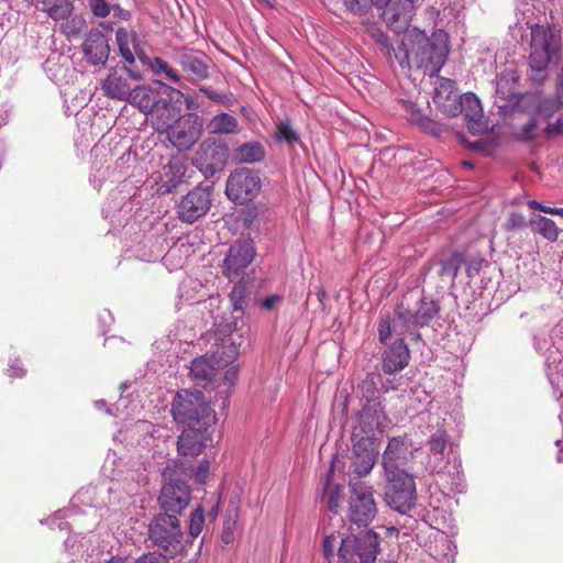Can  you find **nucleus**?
Listing matches in <instances>:
<instances>
[{
    "mask_svg": "<svg viewBox=\"0 0 563 563\" xmlns=\"http://www.w3.org/2000/svg\"><path fill=\"white\" fill-rule=\"evenodd\" d=\"M449 52V35L443 30H434L428 36L424 31L413 29L398 41L396 62L402 69H422L433 76L446 63Z\"/></svg>",
    "mask_w": 563,
    "mask_h": 563,
    "instance_id": "nucleus-1",
    "label": "nucleus"
},
{
    "mask_svg": "<svg viewBox=\"0 0 563 563\" xmlns=\"http://www.w3.org/2000/svg\"><path fill=\"white\" fill-rule=\"evenodd\" d=\"M412 295L404 297L394 309L395 319L389 311H380L377 322L378 341L386 344L395 333L405 335L411 328L428 325L440 312V302L431 297L419 295L412 301Z\"/></svg>",
    "mask_w": 563,
    "mask_h": 563,
    "instance_id": "nucleus-2",
    "label": "nucleus"
},
{
    "mask_svg": "<svg viewBox=\"0 0 563 563\" xmlns=\"http://www.w3.org/2000/svg\"><path fill=\"white\" fill-rule=\"evenodd\" d=\"M170 412L176 423L188 427H209L216 421L214 410L198 389L177 391Z\"/></svg>",
    "mask_w": 563,
    "mask_h": 563,
    "instance_id": "nucleus-3",
    "label": "nucleus"
},
{
    "mask_svg": "<svg viewBox=\"0 0 563 563\" xmlns=\"http://www.w3.org/2000/svg\"><path fill=\"white\" fill-rule=\"evenodd\" d=\"M179 93L169 85L161 80H154L148 85L136 86L130 97L129 103L136 107L144 114H151L159 121L170 111L173 93Z\"/></svg>",
    "mask_w": 563,
    "mask_h": 563,
    "instance_id": "nucleus-4",
    "label": "nucleus"
},
{
    "mask_svg": "<svg viewBox=\"0 0 563 563\" xmlns=\"http://www.w3.org/2000/svg\"><path fill=\"white\" fill-rule=\"evenodd\" d=\"M174 110H170L163 120L158 121L157 131L164 129L170 144L179 152L190 150L200 139L203 129V120L195 112H188L169 123L174 118Z\"/></svg>",
    "mask_w": 563,
    "mask_h": 563,
    "instance_id": "nucleus-5",
    "label": "nucleus"
},
{
    "mask_svg": "<svg viewBox=\"0 0 563 563\" xmlns=\"http://www.w3.org/2000/svg\"><path fill=\"white\" fill-rule=\"evenodd\" d=\"M380 541L373 529L344 536L338 549L339 563H374L380 553Z\"/></svg>",
    "mask_w": 563,
    "mask_h": 563,
    "instance_id": "nucleus-6",
    "label": "nucleus"
},
{
    "mask_svg": "<svg viewBox=\"0 0 563 563\" xmlns=\"http://www.w3.org/2000/svg\"><path fill=\"white\" fill-rule=\"evenodd\" d=\"M148 539L166 555H177L183 550L184 539L179 518L169 514H156L148 526Z\"/></svg>",
    "mask_w": 563,
    "mask_h": 563,
    "instance_id": "nucleus-7",
    "label": "nucleus"
},
{
    "mask_svg": "<svg viewBox=\"0 0 563 563\" xmlns=\"http://www.w3.org/2000/svg\"><path fill=\"white\" fill-rule=\"evenodd\" d=\"M562 49L561 36L551 27L536 24L531 27L529 65L533 71H544Z\"/></svg>",
    "mask_w": 563,
    "mask_h": 563,
    "instance_id": "nucleus-8",
    "label": "nucleus"
},
{
    "mask_svg": "<svg viewBox=\"0 0 563 563\" xmlns=\"http://www.w3.org/2000/svg\"><path fill=\"white\" fill-rule=\"evenodd\" d=\"M163 477L165 483L158 496L161 512L179 518L191 500V488L186 481L176 476V471L170 466L164 468Z\"/></svg>",
    "mask_w": 563,
    "mask_h": 563,
    "instance_id": "nucleus-9",
    "label": "nucleus"
},
{
    "mask_svg": "<svg viewBox=\"0 0 563 563\" xmlns=\"http://www.w3.org/2000/svg\"><path fill=\"white\" fill-rule=\"evenodd\" d=\"M349 492V520L358 527H367L377 515L373 486L360 479H351Z\"/></svg>",
    "mask_w": 563,
    "mask_h": 563,
    "instance_id": "nucleus-10",
    "label": "nucleus"
},
{
    "mask_svg": "<svg viewBox=\"0 0 563 563\" xmlns=\"http://www.w3.org/2000/svg\"><path fill=\"white\" fill-rule=\"evenodd\" d=\"M385 500L387 505L399 514H407L416 505V484L413 477L407 472L385 473Z\"/></svg>",
    "mask_w": 563,
    "mask_h": 563,
    "instance_id": "nucleus-11",
    "label": "nucleus"
},
{
    "mask_svg": "<svg viewBox=\"0 0 563 563\" xmlns=\"http://www.w3.org/2000/svg\"><path fill=\"white\" fill-rule=\"evenodd\" d=\"M229 161V146L222 140L208 137L203 140L194 158V165L206 178L223 170Z\"/></svg>",
    "mask_w": 563,
    "mask_h": 563,
    "instance_id": "nucleus-12",
    "label": "nucleus"
},
{
    "mask_svg": "<svg viewBox=\"0 0 563 563\" xmlns=\"http://www.w3.org/2000/svg\"><path fill=\"white\" fill-rule=\"evenodd\" d=\"M261 189L262 179L260 175L251 168L243 167L230 174L225 192L232 201L245 203L252 201Z\"/></svg>",
    "mask_w": 563,
    "mask_h": 563,
    "instance_id": "nucleus-13",
    "label": "nucleus"
},
{
    "mask_svg": "<svg viewBox=\"0 0 563 563\" xmlns=\"http://www.w3.org/2000/svg\"><path fill=\"white\" fill-rule=\"evenodd\" d=\"M351 441L350 472L355 474L358 479L372 472L378 456V451L375 449V439L369 437H351Z\"/></svg>",
    "mask_w": 563,
    "mask_h": 563,
    "instance_id": "nucleus-14",
    "label": "nucleus"
},
{
    "mask_svg": "<svg viewBox=\"0 0 563 563\" xmlns=\"http://www.w3.org/2000/svg\"><path fill=\"white\" fill-rule=\"evenodd\" d=\"M211 206V192L206 187H196L183 197L177 206L178 218L186 223H194L203 217Z\"/></svg>",
    "mask_w": 563,
    "mask_h": 563,
    "instance_id": "nucleus-15",
    "label": "nucleus"
},
{
    "mask_svg": "<svg viewBox=\"0 0 563 563\" xmlns=\"http://www.w3.org/2000/svg\"><path fill=\"white\" fill-rule=\"evenodd\" d=\"M412 456V441L408 435L393 437L382 455V465L385 473L405 472L402 466Z\"/></svg>",
    "mask_w": 563,
    "mask_h": 563,
    "instance_id": "nucleus-16",
    "label": "nucleus"
},
{
    "mask_svg": "<svg viewBox=\"0 0 563 563\" xmlns=\"http://www.w3.org/2000/svg\"><path fill=\"white\" fill-rule=\"evenodd\" d=\"M451 113L452 115L463 113L466 126L472 134H483L488 131V122L484 120L482 103L473 92L462 95Z\"/></svg>",
    "mask_w": 563,
    "mask_h": 563,
    "instance_id": "nucleus-17",
    "label": "nucleus"
},
{
    "mask_svg": "<svg viewBox=\"0 0 563 563\" xmlns=\"http://www.w3.org/2000/svg\"><path fill=\"white\" fill-rule=\"evenodd\" d=\"M255 252L247 242L232 244L224 257L222 273L233 279L244 274L246 267L252 263Z\"/></svg>",
    "mask_w": 563,
    "mask_h": 563,
    "instance_id": "nucleus-18",
    "label": "nucleus"
},
{
    "mask_svg": "<svg viewBox=\"0 0 563 563\" xmlns=\"http://www.w3.org/2000/svg\"><path fill=\"white\" fill-rule=\"evenodd\" d=\"M418 0H386L382 16L395 33L405 31L411 21L415 3Z\"/></svg>",
    "mask_w": 563,
    "mask_h": 563,
    "instance_id": "nucleus-19",
    "label": "nucleus"
},
{
    "mask_svg": "<svg viewBox=\"0 0 563 563\" xmlns=\"http://www.w3.org/2000/svg\"><path fill=\"white\" fill-rule=\"evenodd\" d=\"M82 52L89 64L104 66L110 54V45L106 34L98 29L90 30L82 44Z\"/></svg>",
    "mask_w": 563,
    "mask_h": 563,
    "instance_id": "nucleus-20",
    "label": "nucleus"
},
{
    "mask_svg": "<svg viewBox=\"0 0 563 563\" xmlns=\"http://www.w3.org/2000/svg\"><path fill=\"white\" fill-rule=\"evenodd\" d=\"M398 336L383 353L382 367L384 373L389 375L402 371L410 361V351L404 335Z\"/></svg>",
    "mask_w": 563,
    "mask_h": 563,
    "instance_id": "nucleus-21",
    "label": "nucleus"
},
{
    "mask_svg": "<svg viewBox=\"0 0 563 563\" xmlns=\"http://www.w3.org/2000/svg\"><path fill=\"white\" fill-rule=\"evenodd\" d=\"M208 427H188L178 437L177 451L183 456H198L207 446Z\"/></svg>",
    "mask_w": 563,
    "mask_h": 563,
    "instance_id": "nucleus-22",
    "label": "nucleus"
},
{
    "mask_svg": "<svg viewBox=\"0 0 563 563\" xmlns=\"http://www.w3.org/2000/svg\"><path fill=\"white\" fill-rule=\"evenodd\" d=\"M404 107L408 113L409 123L417 125L423 133L433 137H440L444 132L448 131L445 124L422 114L417 103L412 101H406Z\"/></svg>",
    "mask_w": 563,
    "mask_h": 563,
    "instance_id": "nucleus-23",
    "label": "nucleus"
},
{
    "mask_svg": "<svg viewBox=\"0 0 563 563\" xmlns=\"http://www.w3.org/2000/svg\"><path fill=\"white\" fill-rule=\"evenodd\" d=\"M177 64L190 81H201L209 77V60L192 53H184L177 56Z\"/></svg>",
    "mask_w": 563,
    "mask_h": 563,
    "instance_id": "nucleus-24",
    "label": "nucleus"
},
{
    "mask_svg": "<svg viewBox=\"0 0 563 563\" xmlns=\"http://www.w3.org/2000/svg\"><path fill=\"white\" fill-rule=\"evenodd\" d=\"M101 89L106 97L113 100L128 101L133 92L130 84L115 69H111L101 82Z\"/></svg>",
    "mask_w": 563,
    "mask_h": 563,
    "instance_id": "nucleus-25",
    "label": "nucleus"
},
{
    "mask_svg": "<svg viewBox=\"0 0 563 563\" xmlns=\"http://www.w3.org/2000/svg\"><path fill=\"white\" fill-rule=\"evenodd\" d=\"M339 463V457L334 455L331 460V465L327 473L325 482L323 484V488L320 495V499L322 501H327L328 510L334 515H336L339 511L340 500L342 497V486L339 484H332V476Z\"/></svg>",
    "mask_w": 563,
    "mask_h": 563,
    "instance_id": "nucleus-26",
    "label": "nucleus"
},
{
    "mask_svg": "<svg viewBox=\"0 0 563 563\" xmlns=\"http://www.w3.org/2000/svg\"><path fill=\"white\" fill-rule=\"evenodd\" d=\"M115 41L120 55L128 64L132 65L135 62L134 53L130 45H132L135 54L139 57L140 55H144L141 51V41L135 31H129L125 27H119L115 32Z\"/></svg>",
    "mask_w": 563,
    "mask_h": 563,
    "instance_id": "nucleus-27",
    "label": "nucleus"
},
{
    "mask_svg": "<svg viewBox=\"0 0 563 563\" xmlns=\"http://www.w3.org/2000/svg\"><path fill=\"white\" fill-rule=\"evenodd\" d=\"M529 106L532 108V114L539 120L549 121L559 112L562 101L552 97H545L539 93L528 96Z\"/></svg>",
    "mask_w": 563,
    "mask_h": 563,
    "instance_id": "nucleus-28",
    "label": "nucleus"
},
{
    "mask_svg": "<svg viewBox=\"0 0 563 563\" xmlns=\"http://www.w3.org/2000/svg\"><path fill=\"white\" fill-rule=\"evenodd\" d=\"M233 155L239 163L254 164L264 161L266 151L261 142L251 141L238 146Z\"/></svg>",
    "mask_w": 563,
    "mask_h": 563,
    "instance_id": "nucleus-29",
    "label": "nucleus"
},
{
    "mask_svg": "<svg viewBox=\"0 0 563 563\" xmlns=\"http://www.w3.org/2000/svg\"><path fill=\"white\" fill-rule=\"evenodd\" d=\"M211 134H234L239 132L238 119L227 112L216 114L207 125Z\"/></svg>",
    "mask_w": 563,
    "mask_h": 563,
    "instance_id": "nucleus-30",
    "label": "nucleus"
},
{
    "mask_svg": "<svg viewBox=\"0 0 563 563\" xmlns=\"http://www.w3.org/2000/svg\"><path fill=\"white\" fill-rule=\"evenodd\" d=\"M382 384V375L377 372H368L358 383L357 390L363 401L382 399L378 385Z\"/></svg>",
    "mask_w": 563,
    "mask_h": 563,
    "instance_id": "nucleus-31",
    "label": "nucleus"
},
{
    "mask_svg": "<svg viewBox=\"0 0 563 563\" xmlns=\"http://www.w3.org/2000/svg\"><path fill=\"white\" fill-rule=\"evenodd\" d=\"M185 170L178 163H169L164 167V178L158 190L162 194H169L177 189L183 183Z\"/></svg>",
    "mask_w": 563,
    "mask_h": 563,
    "instance_id": "nucleus-32",
    "label": "nucleus"
},
{
    "mask_svg": "<svg viewBox=\"0 0 563 563\" xmlns=\"http://www.w3.org/2000/svg\"><path fill=\"white\" fill-rule=\"evenodd\" d=\"M531 231L550 242H555L561 232L552 219L540 214L531 218Z\"/></svg>",
    "mask_w": 563,
    "mask_h": 563,
    "instance_id": "nucleus-33",
    "label": "nucleus"
},
{
    "mask_svg": "<svg viewBox=\"0 0 563 563\" xmlns=\"http://www.w3.org/2000/svg\"><path fill=\"white\" fill-rule=\"evenodd\" d=\"M42 10L53 20H65L73 12V3L69 0H42Z\"/></svg>",
    "mask_w": 563,
    "mask_h": 563,
    "instance_id": "nucleus-34",
    "label": "nucleus"
},
{
    "mask_svg": "<svg viewBox=\"0 0 563 563\" xmlns=\"http://www.w3.org/2000/svg\"><path fill=\"white\" fill-rule=\"evenodd\" d=\"M190 374L199 383L211 382L216 375V367L207 356H200L191 362Z\"/></svg>",
    "mask_w": 563,
    "mask_h": 563,
    "instance_id": "nucleus-35",
    "label": "nucleus"
},
{
    "mask_svg": "<svg viewBox=\"0 0 563 563\" xmlns=\"http://www.w3.org/2000/svg\"><path fill=\"white\" fill-rule=\"evenodd\" d=\"M356 416L358 418V426L353 430L352 437H369L375 439V431L379 428L380 420L374 418L371 413H363L361 411H358Z\"/></svg>",
    "mask_w": 563,
    "mask_h": 563,
    "instance_id": "nucleus-36",
    "label": "nucleus"
},
{
    "mask_svg": "<svg viewBox=\"0 0 563 563\" xmlns=\"http://www.w3.org/2000/svg\"><path fill=\"white\" fill-rule=\"evenodd\" d=\"M140 59L142 60L143 64H148L151 70L156 74V75H162L164 74L165 77L174 82H179L180 80V77L178 75V73L172 68L167 62H165L163 58L161 57H154V58H150L148 56H146L145 54L144 55H140Z\"/></svg>",
    "mask_w": 563,
    "mask_h": 563,
    "instance_id": "nucleus-37",
    "label": "nucleus"
},
{
    "mask_svg": "<svg viewBox=\"0 0 563 563\" xmlns=\"http://www.w3.org/2000/svg\"><path fill=\"white\" fill-rule=\"evenodd\" d=\"M275 140L278 143H285L288 147H294L300 143V136L292 129L288 119L280 120L276 125Z\"/></svg>",
    "mask_w": 563,
    "mask_h": 563,
    "instance_id": "nucleus-38",
    "label": "nucleus"
},
{
    "mask_svg": "<svg viewBox=\"0 0 563 563\" xmlns=\"http://www.w3.org/2000/svg\"><path fill=\"white\" fill-rule=\"evenodd\" d=\"M463 262V255L459 252H453L446 260L440 261L441 268L439 275L454 280Z\"/></svg>",
    "mask_w": 563,
    "mask_h": 563,
    "instance_id": "nucleus-39",
    "label": "nucleus"
},
{
    "mask_svg": "<svg viewBox=\"0 0 563 563\" xmlns=\"http://www.w3.org/2000/svg\"><path fill=\"white\" fill-rule=\"evenodd\" d=\"M233 311L244 313L247 303L249 291L246 285L240 280L234 284L229 295Z\"/></svg>",
    "mask_w": 563,
    "mask_h": 563,
    "instance_id": "nucleus-40",
    "label": "nucleus"
},
{
    "mask_svg": "<svg viewBox=\"0 0 563 563\" xmlns=\"http://www.w3.org/2000/svg\"><path fill=\"white\" fill-rule=\"evenodd\" d=\"M427 443L430 454L443 455L449 443V434L444 429L439 428L429 435Z\"/></svg>",
    "mask_w": 563,
    "mask_h": 563,
    "instance_id": "nucleus-41",
    "label": "nucleus"
},
{
    "mask_svg": "<svg viewBox=\"0 0 563 563\" xmlns=\"http://www.w3.org/2000/svg\"><path fill=\"white\" fill-rule=\"evenodd\" d=\"M527 228L531 229V218L527 219L519 211H511L504 223V230L508 233L522 231Z\"/></svg>",
    "mask_w": 563,
    "mask_h": 563,
    "instance_id": "nucleus-42",
    "label": "nucleus"
},
{
    "mask_svg": "<svg viewBox=\"0 0 563 563\" xmlns=\"http://www.w3.org/2000/svg\"><path fill=\"white\" fill-rule=\"evenodd\" d=\"M540 134L538 119L532 114L531 118L516 133V139L520 142L534 141Z\"/></svg>",
    "mask_w": 563,
    "mask_h": 563,
    "instance_id": "nucleus-43",
    "label": "nucleus"
},
{
    "mask_svg": "<svg viewBox=\"0 0 563 563\" xmlns=\"http://www.w3.org/2000/svg\"><path fill=\"white\" fill-rule=\"evenodd\" d=\"M205 525V515L203 509L201 506H198L195 510L190 514V521H189V534L192 538L198 537L203 528Z\"/></svg>",
    "mask_w": 563,
    "mask_h": 563,
    "instance_id": "nucleus-44",
    "label": "nucleus"
},
{
    "mask_svg": "<svg viewBox=\"0 0 563 563\" xmlns=\"http://www.w3.org/2000/svg\"><path fill=\"white\" fill-rule=\"evenodd\" d=\"M199 92L203 93L207 98L216 103L223 106H231L232 103V93L230 92L216 91L211 87H200Z\"/></svg>",
    "mask_w": 563,
    "mask_h": 563,
    "instance_id": "nucleus-45",
    "label": "nucleus"
},
{
    "mask_svg": "<svg viewBox=\"0 0 563 563\" xmlns=\"http://www.w3.org/2000/svg\"><path fill=\"white\" fill-rule=\"evenodd\" d=\"M454 81L446 78H441L439 87L435 88V102H441L450 99V95L453 91Z\"/></svg>",
    "mask_w": 563,
    "mask_h": 563,
    "instance_id": "nucleus-46",
    "label": "nucleus"
},
{
    "mask_svg": "<svg viewBox=\"0 0 563 563\" xmlns=\"http://www.w3.org/2000/svg\"><path fill=\"white\" fill-rule=\"evenodd\" d=\"M361 412L371 413L374 418H380L384 416V406L382 399L364 401Z\"/></svg>",
    "mask_w": 563,
    "mask_h": 563,
    "instance_id": "nucleus-47",
    "label": "nucleus"
},
{
    "mask_svg": "<svg viewBox=\"0 0 563 563\" xmlns=\"http://www.w3.org/2000/svg\"><path fill=\"white\" fill-rule=\"evenodd\" d=\"M92 14L97 18H106L111 12V7L106 0H88Z\"/></svg>",
    "mask_w": 563,
    "mask_h": 563,
    "instance_id": "nucleus-48",
    "label": "nucleus"
},
{
    "mask_svg": "<svg viewBox=\"0 0 563 563\" xmlns=\"http://www.w3.org/2000/svg\"><path fill=\"white\" fill-rule=\"evenodd\" d=\"M377 43L380 45V51L383 54L386 55L390 62H393V58L396 60V49H398V43L396 46L389 44L388 36L383 33L377 36Z\"/></svg>",
    "mask_w": 563,
    "mask_h": 563,
    "instance_id": "nucleus-49",
    "label": "nucleus"
},
{
    "mask_svg": "<svg viewBox=\"0 0 563 563\" xmlns=\"http://www.w3.org/2000/svg\"><path fill=\"white\" fill-rule=\"evenodd\" d=\"M346 9L354 14H363L373 4V0H344Z\"/></svg>",
    "mask_w": 563,
    "mask_h": 563,
    "instance_id": "nucleus-50",
    "label": "nucleus"
},
{
    "mask_svg": "<svg viewBox=\"0 0 563 563\" xmlns=\"http://www.w3.org/2000/svg\"><path fill=\"white\" fill-rule=\"evenodd\" d=\"M542 133L548 139L563 134V114L554 123H549Z\"/></svg>",
    "mask_w": 563,
    "mask_h": 563,
    "instance_id": "nucleus-51",
    "label": "nucleus"
},
{
    "mask_svg": "<svg viewBox=\"0 0 563 563\" xmlns=\"http://www.w3.org/2000/svg\"><path fill=\"white\" fill-rule=\"evenodd\" d=\"M210 463L208 460H202L195 470V481L198 484H205L209 476Z\"/></svg>",
    "mask_w": 563,
    "mask_h": 563,
    "instance_id": "nucleus-52",
    "label": "nucleus"
},
{
    "mask_svg": "<svg viewBox=\"0 0 563 563\" xmlns=\"http://www.w3.org/2000/svg\"><path fill=\"white\" fill-rule=\"evenodd\" d=\"M335 549L336 538L333 534L324 537L322 542V551L325 559L331 561V559L335 555Z\"/></svg>",
    "mask_w": 563,
    "mask_h": 563,
    "instance_id": "nucleus-53",
    "label": "nucleus"
},
{
    "mask_svg": "<svg viewBox=\"0 0 563 563\" xmlns=\"http://www.w3.org/2000/svg\"><path fill=\"white\" fill-rule=\"evenodd\" d=\"M168 556L150 552L140 556L134 563H169Z\"/></svg>",
    "mask_w": 563,
    "mask_h": 563,
    "instance_id": "nucleus-54",
    "label": "nucleus"
},
{
    "mask_svg": "<svg viewBox=\"0 0 563 563\" xmlns=\"http://www.w3.org/2000/svg\"><path fill=\"white\" fill-rule=\"evenodd\" d=\"M283 299H284V297L280 295H271V296L264 298L263 300H261L260 306L263 309L271 311V310L275 309L276 305L282 302Z\"/></svg>",
    "mask_w": 563,
    "mask_h": 563,
    "instance_id": "nucleus-55",
    "label": "nucleus"
},
{
    "mask_svg": "<svg viewBox=\"0 0 563 563\" xmlns=\"http://www.w3.org/2000/svg\"><path fill=\"white\" fill-rule=\"evenodd\" d=\"M483 263H484L483 258H475V260H471L470 262H467V264H466L467 276L472 278L475 275H477L482 268Z\"/></svg>",
    "mask_w": 563,
    "mask_h": 563,
    "instance_id": "nucleus-56",
    "label": "nucleus"
},
{
    "mask_svg": "<svg viewBox=\"0 0 563 563\" xmlns=\"http://www.w3.org/2000/svg\"><path fill=\"white\" fill-rule=\"evenodd\" d=\"M453 471L449 470L448 466H439V465H433L432 466V471L435 472L437 474H442V475H460L461 471H460V465H455L453 464L452 466Z\"/></svg>",
    "mask_w": 563,
    "mask_h": 563,
    "instance_id": "nucleus-57",
    "label": "nucleus"
},
{
    "mask_svg": "<svg viewBox=\"0 0 563 563\" xmlns=\"http://www.w3.org/2000/svg\"><path fill=\"white\" fill-rule=\"evenodd\" d=\"M111 10L113 11L114 16L120 18L122 20H129L131 18L130 11L121 8L119 4L112 5Z\"/></svg>",
    "mask_w": 563,
    "mask_h": 563,
    "instance_id": "nucleus-58",
    "label": "nucleus"
},
{
    "mask_svg": "<svg viewBox=\"0 0 563 563\" xmlns=\"http://www.w3.org/2000/svg\"><path fill=\"white\" fill-rule=\"evenodd\" d=\"M256 216H257V212H256L255 208H247L243 212V221H244V223L247 227H250L252 224V222L255 220Z\"/></svg>",
    "mask_w": 563,
    "mask_h": 563,
    "instance_id": "nucleus-59",
    "label": "nucleus"
},
{
    "mask_svg": "<svg viewBox=\"0 0 563 563\" xmlns=\"http://www.w3.org/2000/svg\"><path fill=\"white\" fill-rule=\"evenodd\" d=\"M185 103H186V108L187 110H197L200 108V103L197 101V99L192 96H185Z\"/></svg>",
    "mask_w": 563,
    "mask_h": 563,
    "instance_id": "nucleus-60",
    "label": "nucleus"
},
{
    "mask_svg": "<svg viewBox=\"0 0 563 563\" xmlns=\"http://www.w3.org/2000/svg\"><path fill=\"white\" fill-rule=\"evenodd\" d=\"M541 211L548 214L563 216V208L548 207L543 205Z\"/></svg>",
    "mask_w": 563,
    "mask_h": 563,
    "instance_id": "nucleus-61",
    "label": "nucleus"
},
{
    "mask_svg": "<svg viewBox=\"0 0 563 563\" xmlns=\"http://www.w3.org/2000/svg\"><path fill=\"white\" fill-rule=\"evenodd\" d=\"M122 69H123L124 71H126V73H128V75H129L132 79H134V80H140V79H142V74H141V71H140V70H135V69H133V68H132V67H130V66H123V67H122Z\"/></svg>",
    "mask_w": 563,
    "mask_h": 563,
    "instance_id": "nucleus-62",
    "label": "nucleus"
},
{
    "mask_svg": "<svg viewBox=\"0 0 563 563\" xmlns=\"http://www.w3.org/2000/svg\"><path fill=\"white\" fill-rule=\"evenodd\" d=\"M227 342L230 343V354H228V360H225V363L229 362V360H232L234 358V356L238 354V350L236 347L234 346V342L232 341L231 338H228V339H223V344H225Z\"/></svg>",
    "mask_w": 563,
    "mask_h": 563,
    "instance_id": "nucleus-63",
    "label": "nucleus"
},
{
    "mask_svg": "<svg viewBox=\"0 0 563 563\" xmlns=\"http://www.w3.org/2000/svg\"><path fill=\"white\" fill-rule=\"evenodd\" d=\"M558 92L563 97V66L558 79Z\"/></svg>",
    "mask_w": 563,
    "mask_h": 563,
    "instance_id": "nucleus-64",
    "label": "nucleus"
}]
</instances>
